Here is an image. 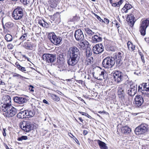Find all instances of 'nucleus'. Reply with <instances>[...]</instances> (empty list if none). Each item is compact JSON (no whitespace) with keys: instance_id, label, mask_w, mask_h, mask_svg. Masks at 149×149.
Segmentation results:
<instances>
[{"instance_id":"nucleus-5","label":"nucleus","mask_w":149,"mask_h":149,"mask_svg":"<svg viewBox=\"0 0 149 149\" xmlns=\"http://www.w3.org/2000/svg\"><path fill=\"white\" fill-rule=\"evenodd\" d=\"M127 78V75H123L122 72L117 71L113 73L112 79L117 83H119L123 80L124 78L126 79Z\"/></svg>"},{"instance_id":"nucleus-7","label":"nucleus","mask_w":149,"mask_h":149,"mask_svg":"<svg viewBox=\"0 0 149 149\" xmlns=\"http://www.w3.org/2000/svg\"><path fill=\"white\" fill-rule=\"evenodd\" d=\"M49 38L51 42L55 45L60 44L62 41V38L58 36H56L54 33L49 34Z\"/></svg>"},{"instance_id":"nucleus-42","label":"nucleus","mask_w":149,"mask_h":149,"mask_svg":"<svg viewBox=\"0 0 149 149\" xmlns=\"http://www.w3.org/2000/svg\"><path fill=\"white\" fill-rule=\"evenodd\" d=\"M7 47L8 49H11L13 48V46L12 44L11 43H9Z\"/></svg>"},{"instance_id":"nucleus-2","label":"nucleus","mask_w":149,"mask_h":149,"mask_svg":"<svg viewBox=\"0 0 149 149\" xmlns=\"http://www.w3.org/2000/svg\"><path fill=\"white\" fill-rule=\"evenodd\" d=\"M115 62V59L114 57L108 56L103 60L102 65L105 68H111L114 66Z\"/></svg>"},{"instance_id":"nucleus-24","label":"nucleus","mask_w":149,"mask_h":149,"mask_svg":"<svg viewBox=\"0 0 149 149\" xmlns=\"http://www.w3.org/2000/svg\"><path fill=\"white\" fill-rule=\"evenodd\" d=\"M93 61V57L87 58L86 59L85 64L87 65H90L92 64Z\"/></svg>"},{"instance_id":"nucleus-40","label":"nucleus","mask_w":149,"mask_h":149,"mask_svg":"<svg viewBox=\"0 0 149 149\" xmlns=\"http://www.w3.org/2000/svg\"><path fill=\"white\" fill-rule=\"evenodd\" d=\"M13 106H11V104L9 103H7L6 104L5 107H4V109L6 110V111L8 110V109H9L12 107H13Z\"/></svg>"},{"instance_id":"nucleus-47","label":"nucleus","mask_w":149,"mask_h":149,"mask_svg":"<svg viewBox=\"0 0 149 149\" xmlns=\"http://www.w3.org/2000/svg\"><path fill=\"white\" fill-rule=\"evenodd\" d=\"M103 21H104L103 22H104L106 24H108L109 22V19L106 18H104V20H103Z\"/></svg>"},{"instance_id":"nucleus-46","label":"nucleus","mask_w":149,"mask_h":149,"mask_svg":"<svg viewBox=\"0 0 149 149\" xmlns=\"http://www.w3.org/2000/svg\"><path fill=\"white\" fill-rule=\"evenodd\" d=\"M6 131H7V130L6 129L3 128V130L2 131V132L4 136H6Z\"/></svg>"},{"instance_id":"nucleus-10","label":"nucleus","mask_w":149,"mask_h":149,"mask_svg":"<svg viewBox=\"0 0 149 149\" xmlns=\"http://www.w3.org/2000/svg\"><path fill=\"white\" fill-rule=\"evenodd\" d=\"M4 115L8 117H12L15 115L17 112V110L14 107H12L7 111H4Z\"/></svg>"},{"instance_id":"nucleus-41","label":"nucleus","mask_w":149,"mask_h":149,"mask_svg":"<svg viewBox=\"0 0 149 149\" xmlns=\"http://www.w3.org/2000/svg\"><path fill=\"white\" fill-rule=\"evenodd\" d=\"M138 92H140L141 94L142 95V93L145 92L144 91L143 89V87L141 86V85L139 86L138 87Z\"/></svg>"},{"instance_id":"nucleus-58","label":"nucleus","mask_w":149,"mask_h":149,"mask_svg":"<svg viewBox=\"0 0 149 149\" xmlns=\"http://www.w3.org/2000/svg\"><path fill=\"white\" fill-rule=\"evenodd\" d=\"M116 27L117 28V29H118V31H119L118 28L120 27V26H119V24H118L117 22L116 23Z\"/></svg>"},{"instance_id":"nucleus-6","label":"nucleus","mask_w":149,"mask_h":149,"mask_svg":"<svg viewBox=\"0 0 149 149\" xmlns=\"http://www.w3.org/2000/svg\"><path fill=\"white\" fill-rule=\"evenodd\" d=\"M139 28V31L141 34L144 36L146 33V30L149 25V18L141 21Z\"/></svg>"},{"instance_id":"nucleus-31","label":"nucleus","mask_w":149,"mask_h":149,"mask_svg":"<svg viewBox=\"0 0 149 149\" xmlns=\"http://www.w3.org/2000/svg\"><path fill=\"white\" fill-rule=\"evenodd\" d=\"M5 39L7 42L11 41L13 39L12 36L10 34H7L5 37Z\"/></svg>"},{"instance_id":"nucleus-33","label":"nucleus","mask_w":149,"mask_h":149,"mask_svg":"<svg viewBox=\"0 0 149 149\" xmlns=\"http://www.w3.org/2000/svg\"><path fill=\"white\" fill-rule=\"evenodd\" d=\"M51 96L52 99L55 101L57 102L60 100L59 97L56 95L52 94Z\"/></svg>"},{"instance_id":"nucleus-29","label":"nucleus","mask_w":149,"mask_h":149,"mask_svg":"<svg viewBox=\"0 0 149 149\" xmlns=\"http://www.w3.org/2000/svg\"><path fill=\"white\" fill-rule=\"evenodd\" d=\"M23 46L25 48L27 49H31L32 48L30 42L28 41L24 42Z\"/></svg>"},{"instance_id":"nucleus-12","label":"nucleus","mask_w":149,"mask_h":149,"mask_svg":"<svg viewBox=\"0 0 149 149\" xmlns=\"http://www.w3.org/2000/svg\"><path fill=\"white\" fill-rule=\"evenodd\" d=\"M134 102L135 107H139L142 104L143 102V97L140 95H136L134 98Z\"/></svg>"},{"instance_id":"nucleus-64","label":"nucleus","mask_w":149,"mask_h":149,"mask_svg":"<svg viewBox=\"0 0 149 149\" xmlns=\"http://www.w3.org/2000/svg\"><path fill=\"white\" fill-rule=\"evenodd\" d=\"M53 126H54V127H56V125H55V124H54V125H53Z\"/></svg>"},{"instance_id":"nucleus-30","label":"nucleus","mask_w":149,"mask_h":149,"mask_svg":"<svg viewBox=\"0 0 149 149\" xmlns=\"http://www.w3.org/2000/svg\"><path fill=\"white\" fill-rule=\"evenodd\" d=\"M38 24L44 27H47L48 26V24L47 22H45L44 20H39Z\"/></svg>"},{"instance_id":"nucleus-37","label":"nucleus","mask_w":149,"mask_h":149,"mask_svg":"<svg viewBox=\"0 0 149 149\" xmlns=\"http://www.w3.org/2000/svg\"><path fill=\"white\" fill-rule=\"evenodd\" d=\"M27 139V137L25 136H22L20 137H18L17 140L18 141H22L23 140H26Z\"/></svg>"},{"instance_id":"nucleus-54","label":"nucleus","mask_w":149,"mask_h":149,"mask_svg":"<svg viewBox=\"0 0 149 149\" xmlns=\"http://www.w3.org/2000/svg\"><path fill=\"white\" fill-rule=\"evenodd\" d=\"M88 132L87 130H84L83 132V134L84 135H86L88 134Z\"/></svg>"},{"instance_id":"nucleus-45","label":"nucleus","mask_w":149,"mask_h":149,"mask_svg":"<svg viewBox=\"0 0 149 149\" xmlns=\"http://www.w3.org/2000/svg\"><path fill=\"white\" fill-rule=\"evenodd\" d=\"M34 87L33 86L31 85H30L29 86V90H30V91L31 92H33L34 91V90L33 89V88H34Z\"/></svg>"},{"instance_id":"nucleus-1","label":"nucleus","mask_w":149,"mask_h":149,"mask_svg":"<svg viewBox=\"0 0 149 149\" xmlns=\"http://www.w3.org/2000/svg\"><path fill=\"white\" fill-rule=\"evenodd\" d=\"M80 51L78 48L74 46L70 47L67 58L68 65L71 66L75 65L80 59Z\"/></svg>"},{"instance_id":"nucleus-36","label":"nucleus","mask_w":149,"mask_h":149,"mask_svg":"<svg viewBox=\"0 0 149 149\" xmlns=\"http://www.w3.org/2000/svg\"><path fill=\"white\" fill-rule=\"evenodd\" d=\"M86 31L87 33L89 36H92L94 34V32H93L92 30L88 29H86Z\"/></svg>"},{"instance_id":"nucleus-27","label":"nucleus","mask_w":149,"mask_h":149,"mask_svg":"<svg viewBox=\"0 0 149 149\" xmlns=\"http://www.w3.org/2000/svg\"><path fill=\"white\" fill-rule=\"evenodd\" d=\"M105 73L104 71H102L99 74L100 77H97L96 79L99 80H102L103 79H107V77H105Z\"/></svg>"},{"instance_id":"nucleus-20","label":"nucleus","mask_w":149,"mask_h":149,"mask_svg":"<svg viewBox=\"0 0 149 149\" xmlns=\"http://www.w3.org/2000/svg\"><path fill=\"white\" fill-rule=\"evenodd\" d=\"M121 131L123 134H126L129 133L131 131V129L127 126H125L122 127Z\"/></svg>"},{"instance_id":"nucleus-56","label":"nucleus","mask_w":149,"mask_h":149,"mask_svg":"<svg viewBox=\"0 0 149 149\" xmlns=\"http://www.w3.org/2000/svg\"><path fill=\"white\" fill-rule=\"evenodd\" d=\"M0 84L3 85H5V83L4 82H3L2 81V80H1L0 79Z\"/></svg>"},{"instance_id":"nucleus-48","label":"nucleus","mask_w":149,"mask_h":149,"mask_svg":"<svg viewBox=\"0 0 149 149\" xmlns=\"http://www.w3.org/2000/svg\"><path fill=\"white\" fill-rule=\"evenodd\" d=\"M80 113L82 114L83 115H84L86 116H89L90 117H91V116H90L87 113H86L85 112H80Z\"/></svg>"},{"instance_id":"nucleus-21","label":"nucleus","mask_w":149,"mask_h":149,"mask_svg":"<svg viewBox=\"0 0 149 149\" xmlns=\"http://www.w3.org/2000/svg\"><path fill=\"white\" fill-rule=\"evenodd\" d=\"M97 143L101 149H108V147L106 146L104 142L100 140H97Z\"/></svg>"},{"instance_id":"nucleus-53","label":"nucleus","mask_w":149,"mask_h":149,"mask_svg":"<svg viewBox=\"0 0 149 149\" xmlns=\"http://www.w3.org/2000/svg\"><path fill=\"white\" fill-rule=\"evenodd\" d=\"M43 102L45 104H49V103L46 100L44 99L43 100Z\"/></svg>"},{"instance_id":"nucleus-13","label":"nucleus","mask_w":149,"mask_h":149,"mask_svg":"<svg viewBox=\"0 0 149 149\" xmlns=\"http://www.w3.org/2000/svg\"><path fill=\"white\" fill-rule=\"evenodd\" d=\"M137 85L133 84L130 86V88L127 90V93L128 94L131 96L135 95L137 92Z\"/></svg>"},{"instance_id":"nucleus-35","label":"nucleus","mask_w":149,"mask_h":149,"mask_svg":"<svg viewBox=\"0 0 149 149\" xmlns=\"http://www.w3.org/2000/svg\"><path fill=\"white\" fill-rule=\"evenodd\" d=\"M86 55V56L89 57L91 55V51L90 48H87L85 50Z\"/></svg>"},{"instance_id":"nucleus-26","label":"nucleus","mask_w":149,"mask_h":149,"mask_svg":"<svg viewBox=\"0 0 149 149\" xmlns=\"http://www.w3.org/2000/svg\"><path fill=\"white\" fill-rule=\"evenodd\" d=\"M123 56V54L122 53L119 52L117 53H115L114 55V56L116 59L120 60L121 59Z\"/></svg>"},{"instance_id":"nucleus-44","label":"nucleus","mask_w":149,"mask_h":149,"mask_svg":"<svg viewBox=\"0 0 149 149\" xmlns=\"http://www.w3.org/2000/svg\"><path fill=\"white\" fill-rule=\"evenodd\" d=\"M94 15H95V17L97 18V19L99 21H100V22H103L104 21H103V19H102L100 17V16H99L97 15V14H94Z\"/></svg>"},{"instance_id":"nucleus-22","label":"nucleus","mask_w":149,"mask_h":149,"mask_svg":"<svg viewBox=\"0 0 149 149\" xmlns=\"http://www.w3.org/2000/svg\"><path fill=\"white\" fill-rule=\"evenodd\" d=\"M26 116V110L21 111L17 115V117L19 118H23Z\"/></svg>"},{"instance_id":"nucleus-4","label":"nucleus","mask_w":149,"mask_h":149,"mask_svg":"<svg viewBox=\"0 0 149 149\" xmlns=\"http://www.w3.org/2000/svg\"><path fill=\"white\" fill-rule=\"evenodd\" d=\"M149 130V125L142 123L136 128L135 132L136 134H142L148 132Z\"/></svg>"},{"instance_id":"nucleus-43","label":"nucleus","mask_w":149,"mask_h":149,"mask_svg":"<svg viewBox=\"0 0 149 149\" xmlns=\"http://www.w3.org/2000/svg\"><path fill=\"white\" fill-rule=\"evenodd\" d=\"M121 11L123 13H126L128 12L127 10L126 9V8L124 7V6L122 8Z\"/></svg>"},{"instance_id":"nucleus-19","label":"nucleus","mask_w":149,"mask_h":149,"mask_svg":"<svg viewBox=\"0 0 149 149\" xmlns=\"http://www.w3.org/2000/svg\"><path fill=\"white\" fill-rule=\"evenodd\" d=\"M92 38L93 42L95 43L101 41L102 39L99 34L94 35L92 36Z\"/></svg>"},{"instance_id":"nucleus-8","label":"nucleus","mask_w":149,"mask_h":149,"mask_svg":"<svg viewBox=\"0 0 149 149\" xmlns=\"http://www.w3.org/2000/svg\"><path fill=\"white\" fill-rule=\"evenodd\" d=\"M56 59V65H58V67L60 68L64 66L65 63L64 54L61 53L58 55L57 56Z\"/></svg>"},{"instance_id":"nucleus-17","label":"nucleus","mask_w":149,"mask_h":149,"mask_svg":"<svg viewBox=\"0 0 149 149\" xmlns=\"http://www.w3.org/2000/svg\"><path fill=\"white\" fill-rule=\"evenodd\" d=\"M14 100L15 102L19 104H22L27 102V100L25 97L16 96L14 97Z\"/></svg>"},{"instance_id":"nucleus-28","label":"nucleus","mask_w":149,"mask_h":149,"mask_svg":"<svg viewBox=\"0 0 149 149\" xmlns=\"http://www.w3.org/2000/svg\"><path fill=\"white\" fill-rule=\"evenodd\" d=\"M118 93L119 95H121V96H123L124 97V88L123 87L121 86L118 87Z\"/></svg>"},{"instance_id":"nucleus-11","label":"nucleus","mask_w":149,"mask_h":149,"mask_svg":"<svg viewBox=\"0 0 149 149\" xmlns=\"http://www.w3.org/2000/svg\"><path fill=\"white\" fill-rule=\"evenodd\" d=\"M104 47L102 44H98L95 45L93 48V53L98 54L102 53L104 50Z\"/></svg>"},{"instance_id":"nucleus-34","label":"nucleus","mask_w":149,"mask_h":149,"mask_svg":"<svg viewBox=\"0 0 149 149\" xmlns=\"http://www.w3.org/2000/svg\"><path fill=\"white\" fill-rule=\"evenodd\" d=\"M123 0H120L119 1H118L117 3H114L112 4V6L114 7H119L123 3Z\"/></svg>"},{"instance_id":"nucleus-57","label":"nucleus","mask_w":149,"mask_h":149,"mask_svg":"<svg viewBox=\"0 0 149 149\" xmlns=\"http://www.w3.org/2000/svg\"><path fill=\"white\" fill-rule=\"evenodd\" d=\"M24 57H25V59H26L28 61H29V62H31L30 61V60L31 59L30 58H28V57H26V56H24Z\"/></svg>"},{"instance_id":"nucleus-14","label":"nucleus","mask_w":149,"mask_h":149,"mask_svg":"<svg viewBox=\"0 0 149 149\" xmlns=\"http://www.w3.org/2000/svg\"><path fill=\"white\" fill-rule=\"evenodd\" d=\"M74 36L76 40L78 41H82L84 38V36L82 31L78 29L75 31Z\"/></svg>"},{"instance_id":"nucleus-16","label":"nucleus","mask_w":149,"mask_h":149,"mask_svg":"<svg viewBox=\"0 0 149 149\" xmlns=\"http://www.w3.org/2000/svg\"><path fill=\"white\" fill-rule=\"evenodd\" d=\"M141 86L143 87V89L145 92L142 93V95L149 97V84L147 83H143L141 84Z\"/></svg>"},{"instance_id":"nucleus-60","label":"nucleus","mask_w":149,"mask_h":149,"mask_svg":"<svg viewBox=\"0 0 149 149\" xmlns=\"http://www.w3.org/2000/svg\"><path fill=\"white\" fill-rule=\"evenodd\" d=\"M79 119L81 122H83V120L81 118H79Z\"/></svg>"},{"instance_id":"nucleus-55","label":"nucleus","mask_w":149,"mask_h":149,"mask_svg":"<svg viewBox=\"0 0 149 149\" xmlns=\"http://www.w3.org/2000/svg\"><path fill=\"white\" fill-rule=\"evenodd\" d=\"M77 82L79 84H82L83 82V81L81 80H77Z\"/></svg>"},{"instance_id":"nucleus-18","label":"nucleus","mask_w":149,"mask_h":149,"mask_svg":"<svg viewBox=\"0 0 149 149\" xmlns=\"http://www.w3.org/2000/svg\"><path fill=\"white\" fill-rule=\"evenodd\" d=\"M127 21L128 22V23L131 26H132L134 25L136 20L133 15H128L126 18Z\"/></svg>"},{"instance_id":"nucleus-23","label":"nucleus","mask_w":149,"mask_h":149,"mask_svg":"<svg viewBox=\"0 0 149 149\" xmlns=\"http://www.w3.org/2000/svg\"><path fill=\"white\" fill-rule=\"evenodd\" d=\"M26 116L27 117H30L33 116L35 114V113L34 110H26Z\"/></svg>"},{"instance_id":"nucleus-32","label":"nucleus","mask_w":149,"mask_h":149,"mask_svg":"<svg viewBox=\"0 0 149 149\" xmlns=\"http://www.w3.org/2000/svg\"><path fill=\"white\" fill-rule=\"evenodd\" d=\"M15 65H16L17 68L19 70L22 71H26L25 68L21 66L18 63H16Z\"/></svg>"},{"instance_id":"nucleus-50","label":"nucleus","mask_w":149,"mask_h":149,"mask_svg":"<svg viewBox=\"0 0 149 149\" xmlns=\"http://www.w3.org/2000/svg\"><path fill=\"white\" fill-rule=\"evenodd\" d=\"M13 77H23L21 76V75H20L18 74H17V73H14L13 75Z\"/></svg>"},{"instance_id":"nucleus-38","label":"nucleus","mask_w":149,"mask_h":149,"mask_svg":"<svg viewBox=\"0 0 149 149\" xmlns=\"http://www.w3.org/2000/svg\"><path fill=\"white\" fill-rule=\"evenodd\" d=\"M124 6L128 11L129 10L131 9L132 7V6L129 3H126L125 5Z\"/></svg>"},{"instance_id":"nucleus-59","label":"nucleus","mask_w":149,"mask_h":149,"mask_svg":"<svg viewBox=\"0 0 149 149\" xmlns=\"http://www.w3.org/2000/svg\"><path fill=\"white\" fill-rule=\"evenodd\" d=\"M78 99L79 100H80L81 101L84 102V103H85L84 101V100L82 98H81L80 97H78Z\"/></svg>"},{"instance_id":"nucleus-62","label":"nucleus","mask_w":149,"mask_h":149,"mask_svg":"<svg viewBox=\"0 0 149 149\" xmlns=\"http://www.w3.org/2000/svg\"><path fill=\"white\" fill-rule=\"evenodd\" d=\"M109 2H110V3H112V0H109Z\"/></svg>"},{"instance_id":"nucleus-9","label":"nucleus","mask_w":149,"mask_h":149,"mask_svg":"<svg viewBox=\"0 0 149 149\" xmlns=\"http://www.w3.org/2000/svg\"><path fill=\"white\" fill-rule=\"evenodd\" d=\"M44 60L49 63H52L54 62L56 59V56L54 55L50 54H44L42 56Z\"/></svg>"},{"instance_id":"nucleus-25","label":"nucleus","mask_w":149,"mask_h":149,"mask_svg":"<svg viewBox=\"0 0 149 149\" xmlns=\"http://www.w3.org/2000/svg\"><path fill=\"white\" fill-rule=\"evenodd\" d=\"M127 45L129 50L130 51H132L134 49L135 46L133 45V44L130 41H129L127 42Z\"/></svg>"},{"instance_id":"nucleus-61","label":"nucleus","mask_w":149,"mask_h":149,"mask_svg":"<svg viewBox=\"0 0 149 149\" xmlns=\"http://www.w3.org/2000/svg\"><path fill=\"white\" fill-rule=\"evenodd\" d=\"M5 147L6 149H10L7 145H6Z\"/></svg>"},{"instance_id":"nucleus-51","label":"nucleus","mask_w":149,"mask_h":149,"mask_svg":"<svg viewBox=\"0 0 149 149\" xmlns=\"http://www.w3.org/2000/svg\"><path fill=\"white\" fill-rule=\"evenodd\" d=\"M5 25L6 26L9 27L10 26H11V25H12V24L10 22H8L6 23Z\"/></svg>"},{"instance_id":"nucleus-15","label":"nucleus","mask_w":149,"mask_h":149,"mask_svg":"<svg viewBox=\"0 0 149 149\" xmlns=\"http://www.w3.org/2000/svg\"><path fill=\"white\" fill-rule=\"evenodd\" d=\"M20 127L24 131L29 132L31 129V124L28 122H24L20 125Z\"/></svg>"},{"instance_id":"nucleus-52","label":"nucleus","mask_w":149,"mask_h":149,"mask_svg":"<svg viewBox=\"0 0 149 149\" xmlns=\"http://www.w3.org/2000/svg\"><path fill=\"white\" fill-rule=\"evenodd\" d=\"M141 60L142 62L143 63H144L145 62V61L144 57L143 55H141Z\"/></svg>"},{"instance_id":"nucleus-63","label":"nucleus","mask_w":149,"mask_h":149,"mask_svg":"<svg viewBox=\"0 0 149 149\" xmlns=\"http://www.w3.org/2000/svg\"><path fill=\"white\" fill-rule=\"evenodd\" d=\"M68 81L70 82L71 81V80L70 79H68Z\"/></svg>"},{"instance_id":"nucleus-39","label":"nucleus","mask_w":149,"mask_h":149,"mask_svg":"<svg viewBox=\"0 0 149 149\" xmlns=\"http://www.w3.org/2000/svg\"><path fill=\"white\" fill-rule=\"evenodd\" d=\"M27 33H24L19 38V40H26L27 38Z\"/></svg>"},{"instance_id":"nucleus-3","label":"nucleus","mask_w":149,"mask_h":149,"mask_svg":"<svg viewBox=\"0 0 149 149\" xmlns=\"http://www.w3.org/2000/svg\"><path fill=\"white\" fill-rule=\"evenodd\" d=\"M23 8L20 7H17L13 11L12 17L16 20L21 19L23 16Z\"/></svg>"},{"instance_id":"nucleus-49","label":"nucleus","mask_w":149,"mask_h":149,"mask_svg":"<svg viewBox=\"0 0 149 149\" xmlns=\"http://www.w3.org/2000/svg\"><path fill=\"white\" fill-rule=\"evenodd\" d=\"M79 45L81 47L82 49H84L85 47V44L83 42L80 43Z\"/></svg>"}]
</instances>
